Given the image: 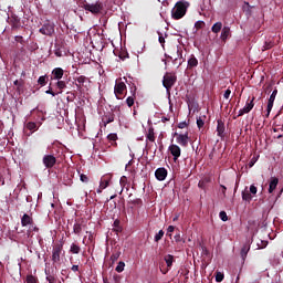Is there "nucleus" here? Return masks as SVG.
I'll list each match as a JSON object with an SVG mask.
<instances>
[{"label":"nucleus","mask_w":283,"mask_h":283,"mask_svg":"<svg viewBox=\"0 0 283 283\" xmlns=\"http://www.w3.org/2000/svg\"><path fill=\"white\" fill-rule=\"evenodd\" d=\"M83 220H77L73 226V233L81 235V233H83Z\"/></svg>","instance_id":"f3484780"},{"label":"nucleus","mask_w":283,"mask_h":283,"mask_svg":"<svg viewBox=\"0 0 283 283\" xmlns=\"http://www.w3.org/2000/svg\"><path fill=\"white\" fill-rule=\"evenodd\" d=\"M175 136H177V143L181 147H187L189 145V133H185V134L175 133Z\"/></svg>","instance_id":"1a4fd4ad"},{"label":"nucleus","mask_w":283,"mask_h":283,"mask_svg":"<svg viewBox=\"0 0 283 283\" xmlns=\"http://www.w3.org/2000/svg\"><path fill=\"white\" fill-rule=\"evenodd\" d=\"M221 189H222L223 196H227V188L223 185H221Z\"/></svg>","instance_id":"e2e57ef3"},{"label":"nucleus","mask_w":283,"mask_h":283,"mask_svg":"<svg viewBox=\"0 0 283 283\" xmlns=\"http://www.w3.org/2000/svg\"><path fill=\"white\" fill-rule=\"evenodd\" d=\"M190 3L186 0H179L176 2L175 7L171 10V18L175 21H180L187 14Z\"/></svg>","instance_id":"f257e3e1"},{"label":"nucleus","mask_w":283,"mask_h":283,"mask_svg":"<svg viewBox=\"0 0 283 283\" xmlns=\"http://www.w3.org/2000/svg\"><path fill=\"white\" fill-rule=\"evenodd\" d=\"M254 101H255V97H252L251 101L248 99L245 103V106L243 108H241L239 111V114L233 118L234 119L240 118V116H244V114H249L253 109V107H255Z\"/></svg>","instance_id":"39448f33"},{"label":"nucleus","mask_w":283,"mask_h":283,"mask_svg":"<svg viewBox=\"0 0 283 283\" xmlns=\"http://www.w3.org/2000/svg\"><path fill=\"white\" fill-rule=\"evenodd\" d=\"M127 92V85L125 82H122L120 80H116L115 86H114V94L118 101H123L124 94Z\"/></svg>","instance_id":"20e7f679"},{"label":"nucleus","mask_w":283,"mask_h":283,"mask_svg":"<svg viewBox=\"0 0 283 283\" xmlns=\"http://www.w3.org/2000/svg\"><path fill=\"white\" fill-rule=\"evenodd\" d=\"M249 251H251V245H249V243L243 244V247L241 249L242 260H247V255L249 254Z\"/></svg>","instance_id":"bb28decb"},{"label":"nucleus","mask_w":283,"mask_h":283,"mask_svg":"<svg viewBox=\"0 0 283 283\" xmlns=\"http://www.w3.org/2000/svg\"><path fill=\"white\" fill-rule=\"evenodd\" d=\"M118 258H120V251L119 250H115L113 252V254L111 255V261H112V264H114L115 262L118 261Z\"/></svg>","instance_id":"473e14b6"},{"label":"nucleus","mask_w":283,"mask_h":283,"mask_svg":"<svg viewBox=\"0 0 283 283\" xmlns=\"http://www.w3.org/2000/svg\"><path fill=\"white\" fill-rule=\"evenodd\" d=\"M87 81H90V78H87V76L85 75H80L78 77L75 78V85L77 87L78 91L83 90V87H85V83H87Z\"/></svg>","instance_id":"ddd939ff"},{"label":"nucleus","mask_w":283,"mask_h":283,"mask_svg":"<svg viewBox=\"0 0 283 283\" xmlns=\"http://www.w3.org/2000/svg\"><path fill=\"white\" fill-rule=\"evenodd\" d=\"M114 227H115V229L113 231H116V233H118L120 231V221L115 220L114 221Z\"/></svg>","instance_id":"a18cd8bd"},{"label":"nucleus","mask_w":283,"mask_h":283,"mask_svg":"<svg viewBox=\"0 0 283 283\" xmlns=\"http://www.w3.org/2000/svg\"><path fill=\"white\" fill-rule=\"evenodd\" d=\"M222 29V22H216L211 28V32H213V34H218Z\"/></svg>","instance_id":"7c9ffc66"},{"label":"nucleus","mask_w":283,"mask_h":283,"mask_svg":"<svg viewBox=\"0 0 283 283\" xmlns=\"http://www.w3.org/2000/svg\"><path fill=\"white\" fill-rule=\"evenodd\" d=\"M280 182V179L276 177H272L270 180V186H269V193H273L274 189H277V185Z\"/></svg>","instance_id":"412c9836"},{"label":"nucleus","mask_w":283,"mask_h":283,"mask_svg":"<svg viewBox=\"0 0 283 283\" xmlns=\"http://www.w3.org/2000/svg\"><path fill=\"white\" fill-rule=\"evenodd\" d=\"M244 6H247L248 10H247V14H251V4H249V2H244Z\"/></svg>","instance_id":"4d7b16f0"},{"label":"nucleus","mask_w":283,"mask_h":283,"mask_svg":"<svg viewBox=\"0 0 283 283\" xmlns=\"http://www.w3.org/2000/svg\"><path fill=\"white\" fill-rule=\"evenodd\" d=\"M253 165H255V160H250V163H249V167H253Z\"/></svg>","instance_id":"69168bd1"},{"label":"nucleus","mask_w":283,"mask_h":283,"mask_svg":"<svg viewBox=\"0 0 283 283\" xmlns=\"http://www.w3.org/2000/svg\"><path fill=\"white\" fill-rule=\"evenodd\" d=\"M63 74H64L63 69H61V67H55V69L52 71V78H53V81H61V78H63Z\"/></svg>","instance_id":"dca6fc26"},{"label":"nucleus","mask_w":283,"mask_h":283,"mask_svg":"<svg viewBox=\"0 0 283 283\" xmlns=\"http://www.w3.org/2000/svg\"><path fill=\"white\" fill-rule=\"evenodd\" d=\"M56 87H57V90H60V91L57 92V94H63V90H65V87H67V84L65 83V81L59 80V81L56 82Z\"/></svg>","instance_id":"c756f323"},{"label":"nucleus","mask_w":283,"mask_h":283,"mask_svg":"<svg viewBox=\"0 0 283 283\" xmlns=\"http://www.w3.org/2000/svg\"><path fill=\"white\" fill-rule=\"evenodd\" d=\"M25 127L29 129V132H36V129H39V126H36V123L34 122L27 123Z\"/></svg>","instance_id":"2f4dec72"},{"label":"nucleus","mask_w":283,"mask_h":283,"mask_svg":"<svg viewBox=\"0 0 283 283\" xmlns=\"http://www.w3.org/2000/svg\"><path fill=\"white\" fill-rule=\"evenodd\" d=\"M102 123H104V125H109V123H114V114L108 113V114L104 115L102 117Z\"/></svg>","instance_id":"a878e982"},{"label":"nucleus","mask_w":283,"mask_h":283,"mask_svg":"<svg viewBox=\"0 0 283 283\" xmlns=\"http://www.w3.org/2000/svg\"><path fill=\"white\" fill-rule=\"evenodd\" d=\"M9 23L12 30H19V28H21V19H19L17 15H11Z\"/></svg>","instance_id":"2eb2a0df"},{"label":"nucleus","mask_w":283,"mask_h":283,"mask_svg":"<svg viewBox=\"0 0 283 283\" xmlns=\"http://www.w3.org/2000/svg\"><path fill=\"white\" fill-rule=\"evenodd\" d=\"M27 283H39V279L32 274L27 275Z\"/></svg>","instance_id":"e433bc0d"},{"label":"nucleus","mask_w":283,"mask_h":283,"mask_svg":"<svg viewBox=\"0 0 283 283\" xmlns=\"http://www.w3.org/2000/svg\"><path fill=\"white\" fill-rule=\"evenodd\" d=\"M132 94H133L132 96H128L126 98V105L128 107H134V103L136 101V86H134V91H132Z\"/></svg>","instance_id":"4be33fe9"},{"label":"nucleus","mask_w":283,"mask_h":283,"mask_svg":"<svg viewBox=\"0 0 283 283\" xmlns=\"http://www.w3.org/2000/svg\"><path fill=\"white\" fill-rule=\"evenodd\" d=\"M44 273L49 283H56V276L54 275V271L51 272L50 270L45 269Z\"/></svg>","instance_id":"5701e85b"},{"label":"nucleus","mask_w":283,"mask_h":283,"mask_svg":"<svg viewBox=\"0 0 283 283\" xmlns=\"http://www.w3.org/2000/svg\"><path fill=\"white\" fill-rule=\"evenodd\" d=\"M38 83L39 85H41V87H44V85L48 84V75H42L38 78Z\"/></svg>","instance_id":"c9c22d12"},{"label":"nucleus","mask_w":283,"mask_h":283,"mask_svg":"<svg viewBox=\"0 0 283 283\" xmlns=\"http://www.w3.org/2000/svg\"><path fill=\"white\" fill-rule=\"evenodd\" d=\"M275 46V42L273 40H266L263 44L262 52H266V50H271Z\"/></svg>","instance_id":"c85d7f7f"},{"label":"nucleus","mask_w":283,"mask_h":283,"mask_svg":"<svg viewBox=\"0 0 283 283\" xmlns=\"http://www.w3.org/2000/svg\"><path fill=\"white\" fill-rule=\"evenodd\" d=\"M193 67H198V59L196 55H191L188 60V70H193Z\"/></svg>","instance_id":"393cba45"},{"label":"nucleus","mask_w":283,"mask_h":283,"mask_svg":"<svg viewBox=\"0 0 283 283\" xmlns=\"http://www.w3.org/2000/svg\"><path fill=\"white\" fill-rule=\"evenodd\" d=\"M70 251L71 253L78 255V253H81V247L76 245V243H72Z\"/></svg>","instance_id":"72a5a7b5"},{"label":"nucleus","mask_w":283,"mask_h":283,"mask_svg":"<svg viewBox=\"0 0 283 283\" xmlns=\"http://www.w3.org/2000/svg\"><path fill=\"white\" fill-rule=\"evenodd\" d=\"M42 163L46 169H52L56 165V157L54 155H44Z\"/></svg>","instance_id":"6e6552de"},{"label":"nucleus","mask_w":283,"mask_h":283,"mask_svg":"<svg viewBox=\"0 0 283 283\" xmlns=\"http://www.w3.org/2000/svg\"><path fill=\"white\" fill-rule=\"evenodd\" d=\"M198 187L199 189H205V181H199Z\"/></svg>","instance_id":"680f3d73"},{"label":"nucleus","mask_w":283,"mask_h":283,"mask_svg":"<svg viewBox=\"0 0 283 283\" xmlns=\"http://www.w3.org/2000/svg\"><path fill=\"white\" fill-rule=\"evenodd\" d=\"M178 218H180V214H176L172 219L174 222H176L178 220Z\"/></svg>","instance_id":"338daca9"},{"label":"nucleus","mask_w":283,"mask_h":283,"mask_svg":"<svg viewBox=\"0 0 283 283\" xmlns=\"http://www.w3.org/2000/svg\"><path fill=\"white\" fill-rule=\"evenodd\" d=\"M229 36H231V28L223 27L221 29V35H220L221 41L226 42L227 39H229Z\"/></svg>","instance_id":"aec40b11"},{"label":"nucleus","mask_w":283,"mask_h":283,"mask_svg":"<svg viewBox=\"0 0 283 283\" xmlns=\"http://www.w3.org/2000/svg\"><path fill=\"white\" fill-rule=\"evenodd\" d=\"M13 85H15V87H21L23 85V82L19 81V80H15L13 82Z\"/></svg>","instance_id":"6e6d98bb"},{"label":"nucleus","mask_w":283,"mask_h":283,"mask_svg":"<svg viewBox=\"0 0 283 283\" xmlns=\"http://www.w3.org/2000/svg\"><path fill=\"white\" fill-rule=\"evenodd\" d=\"M175 241L176 242H182V237H180V233L175 235Z\"/></svg>","instance_id":"13d9d810"},{"label":"nucleus","mask_w":283,"mask_h":283,"mask_svg":"<svg viewBox=\"0 0 283 283\" xmlns=\"http://www.w3.org/2000/svg\"><path fill=\"white\" fill-rule=\"evenodd\" d=\"M250 193H252L253 196H255V193H258V187H255V185L250 186Z\"/></svg>","instance_id":"8fccbe9b"},{"label":"nucleus","mask_w":283,"mask_h":283,"mask_svg":"<svg viewBox=\"0 0 283 283\" xmlns=\"http://www.w3.org/2000/svg\"><path fill=\"white\" fill-rule=\"evenodd\" d=\"M109 180H112V175L103 176L99 182V189H107L109 187Z\"/></svg>","instance_id":"6ab92c4d"},{"label":"nucleus","mask_w":283,"mask_h":283,"mask_svg":"<svg viewBox=\"0 0 283 283\" xmlns=\"http://www.w3.org/2000/svg\"><path fill=\"white\" fill-rule=\"evenodd\" d=\"M219 218H220V220H222V222H227V220H229V217L227 216L226 211H221L219 213Z\"/></svg>","instance_id":"37998d69"},{"label":"nucleus","mask_w":283,"mask_h":283,"mask_svg":"<svg viewBox=\"0 0 283 283\" xmlns=\"http://www.w3.org/2000/svg\"><path fill=\"white\" fill-rule=\"evenodd\" d=\"M229 96H231V88H228L223 94V97L227 99H229Z\"/></svg>","instance_id":"864d4df0"},{"label":"nucleus","mask_w":283,"mask_h":283,"mask_svg":"<svg viewBox=\"0 0 283 283\" xmlns=\"http://www.w3.org/2000/svg\"><path fill=\"white\" fill-rule=\"evenodd\" d=\"M115 271H116L117 273H123V271H125V262L120 261V262L117 264Z\"/></svg>","instance_id":"4c0bfd02"},{"label":"nucleus","mask_w":283,"mask_h":283,"mask_svg":"<svg viewBox=\"0 0 283 283\" xmlns=\"http://www.w3.org/2000/svg\"><path fill=\"white\" fill-rule=\"evenodd\" d=\"M45 94H50L51 96H56V93H54V91H52L51 86H49V90L45 91Z\"/></svg>","instance_id":"5fc2aeb1"},{"label":"nucleus","mask_w":283,"mask_h":283,"mask_svg":"<svg viewBox=\"0 0 283 283\" xmlns=\"http://www.w3.org/2000/svg\"><path fill=\"white\" fill-rule=\"evenodd\" d=\"M165 237V231L159 230V232L155 235V242H160L163 238Z\"/></svg>","instance_id":"58836bf2"},{"label":"nucleus","mask_w":283,"mask_h":283,"mask_svg":"<svg viewBox=\"0 0 283 283\" xmlns=\"http://www.w3.org/2000/svg\"><path fill=\"white\" fill-rule=\"evenodd\" d=\"M168 149H169L171 156L174 157V161L176 163L181 154L180 146L172 144L169 146Z\"/></svg>","instance_id":"9b49d317"},{"label":"nucleus","mask_w":283,"mask_h":283,"mask_svg":"<svg viewBox=\"0 0 283 283\" xmlns=\"http://www.w3.org/2000/svg\"><path fill=\"white\" fill-rule=\"evenodd\" d=\"M253 197L251 196V192L249 191H243L242 192V200H245V202H251Z\"/></svg>","instance_id":"f704fd0d"},{"label":"nucleus","mask_w":283,"mask_h":283,"mask_svg":"<svg viewBox=\"0 0 283 283\" xmlns=\"http://www.w3.org/2000/svg\"><path fill=\"white\" fill-rule=\"evenodd\" d=\"M275 96H277V88H275L272 94L270 95V98L268 101V107H266V118L271 115V109H273V104L275 103Z\"/></svg>","instance_id":"9d476101"},{"label":"nucleus","mask_w":283,"mask_h":283,"mask_svg":"<svg viewBox=\"0 0 283 283\" xmlns=\"http://www.w3.org/2000/svg\"><path fill=\"white\" fill-rule=\"evenodd\" d=\"M178 76L174 72H167L163 77V86L167 91V94H171V88L176 85Z\"/></svg>","instance_id":"7ed1b4c3"},{"label":"nucleus","mask_w":283,"mask_h":283,"mask_svg":"<svg viewBox=\"0 0 283 283\" xmlns=\"http://www.w3.org/2000/svg\"><path fill=\"white\" fill-rule=\"evenodd\" d=\"M81 8L86 10V12H91L94 17H98V14L105 12V4L101 0H97L95 3L84 1L81 3Z\"/></svg>","instance_id":"f03ea898"},{"label":"nucleus","mask_w":283,"mask_h":283,"mask_svg":"<svg viewBox=\"0 0 283 283\" xmlns=\"http://www.w3.org/2000/svg\"><path fill=\"white\" fill-rule=\"evenodd\" d=\"M15 41L17 43H23V36L21 35L15 36Z\"/></svg>","instance_id":"052dcab7"},{"label":"nucleus","mask_w":283,"mask_h":283,"mask_svg":"<svg viewBox=\"0 0 283 283\" xmlns=\"http://www.w3.org/2000/svg\"><path fill=\"white\" fill-rule=\"evenodd\" d=\"M63 251V244H55L52 250V262L59 264L61 262V253Z\"/></svg>","instance_id":"0eeeda50"},{"label":"nucleus","mask_w":283,"mask_h":283,"mask_svg":"<svg viewBox=\"0 0 283 283\" xmlns=\"http://www.w3.org/2000/svg\"><path fill=\"white\" fill-rule=\"evenodd\" d=\"M71 271H74V272L76 273V271H78V265H73V266L71 268Z\"/></svg>","instance_id":"0e129e2a"},{"label":"nucleus","mask_w":283,"mask_h":283,"mask_svg":"<svg viewBox=\"0 0 283 283\" xmlns=\"http://www.w3.org/2000/svg\"><path fill=\"white\" fill-rule=\"evenodd\" d=\"M119 185H122V187H125V185H127V177L126 176L120 177Z\"/></svg>","instance_id":"09e8293b"},{"label":"nucleus","mask_w":283,"mask_h":283,"mask_svg":"<svg viewBox=\"0 0 283 283\" xmlns=\"http://www.w3.org/2000/svg\"><path fill=\"white\" fill-rule=\"evenodd\" d=\"M217 123H218L217 136H219V138H224V132H226L224 122H222V119H218Z\"/></svg>","instance_id":"4468645a"},{"label":"nucleus","mask_w":283,"mask_h":283,"mask_svg":"<svg viewBox=\"0 0 283 283\" xmlns=\"http://www.w3.org/2000/svg\"><path fill=\"white\" fill-rule=\"evenodd\" d=\"M167 231H168L169 238H171V234H169V233H174V231H176V227L169 226L168 229H167Z\"/></svg>","instance_id":"603ef678"},{"label":"nucleus","mask_w":283,"mask_h":283,"mask_svg":"<svg viewBox=\"0 0 283 283\" xmlns=\"http://www.w3.org/2000/svg\"><path fill=\"white\" fill-rule=\"evenodd\" d=\"M32 222H34L32 220V217H30V214L24 213L21 218V224L22 227H28V224H32Z\"/></svg>","instance_id":"b1692460"},{"label":"nucleus","mask_w":283,"mask_h":283,"mask_svg":"<svg viewBox=\"0 0 283 283\" xmlns=\"http://www.w3.org/2000/svg\"><path fill=\"white\" fill-rule=\"evenodd\" d=\"M155 177L157 178V180L163 181L167 178V170L165 168H158L155 171Z\"/></svg>","instance_id":"a211bd4d"},{"label":"nucleus","mask_w":283,"mask_h":283,"mask_svg":"<svg viewBox=\"0 0 283 283\" xmlns=\"http://www.w3.org/2000/svg\"><path fill=\"white\" fill-rule=\"evenodd\" d=\"M146 138L147 140H149L150 143H156V135L154 133V127H149L148 128V133L146 134Z\"/></svg>","instance_id":"cd10ccee"},{"label":"nucleus","mask_w":283,"mask_h":283,"mask_svg":"<svg viewBox=\"0 0 283 283\" xmlns=\"http://www.w3.org/2000/svg\"><path fill=\"white\" fill-rule=\"evenodd\" d=\"M164 260L167 264V269L166 270L161 269L160 271L164 275H167V273H169V269H171V266H174V255L167 254L164 256Z\"/></svg>","instance_id":"f8f14e48"},{"label":"nucleus","mask_w":283,"mask_h":283,"mask_svg":"<svg viewBox=\"0 0 283 283\" xmlns=\"http://www.w3.org/2000/svg\"><path fill=\"white\" fill-rule=\"evenodd\" d=\"M114 198H116V195L111 196L109 199H107V201L109 202V200H114Z\"/></svg>","instance_id":"774afa93"},{"label":"nucleus","mask_w":283,"mask_h":283,"mask_svg":"<svg viewBox=\"0 0 283 283\" xmlns=\"http://www.w3.org/2000/svg\"><path fill=\"white\" fill-rule=\"evenodd\" d=\"M40 34H44V36H52L54 34V23L46 21L42 28L39 30Z\"/></svg>","instance_id":"423d86ee"},{"label":"nucleus","mask_w":283,"mask_h":283,"mask_svg":"<svg viewBox=\"0 0 283 283\" xmlns=\"http://www.w3.org/2000/svg\"><path fill=\"white\" fill-rule=\"evenodd\" d=\"M179 129H185V127H187V122H181L178 125Z\"/></svg>","instance_id":"bf43d9fd"},{"label":"nucleus","mask_w":283,"mask_h":283,"mask_svg":"<svg viewBox=\"0 0 283 283\" xmlns=\"http://www.w3.org/2000/svg\"><path fill=\"white\" fill-rule=\"evenodd\" d=\"M197 126L199 129H202V127H205V120L202 119V117L197 118Z\"/></svg>","instance_id":"49530a36"},{"label":"nucleus","mask_w":283,"mask_h":283,"mask_svg":"<svg viewBox=\"0 0 283 283\" xmlns=\"http://www.w3.org/2000/svg\"><path fill=\"white\" fill-rule=\"evenodd\" d=\"M195 28L196 30H202V28H205V21H197Z\"/></svg>","instance_id":"c03bdc74"},{"label":"nucleus","mask_w":283,"mask_h":283,"mask_svg":"<svg viewBox=\"0 0 283 283\" xmlns=\"http://www.w3.org/2000/svg\"><path fill=\"white\" fill-rule=\"evenodd\" d=\"M78 174H80L81 182H85V184L90 182V177L87 175L81 174V171H78Z\"/></svg>","instance_id":"a19ab883"},{"label":"nucleus","mask_w":283,"mask_h":283,"mask_svg":"<svg viewBox=\"0 0 283 283\" xmlns=\"http://www.w3.org/2000/svg\"><path fill=\"white\" fill-rule=\"evenodd\" d=\"M176 52H177V59H182V48L177 45Z\"/></svg>","instance_id":"de8ad7c7"},{"label":"nucleus","mask_w":283,"mask_h":283,"mask_svg":"<svg viewBox=\"0 0 283 283\" xmlns=\"http://www.w3.org/2000/svg\"><path fill=\"white\" fill-rule=\"evenodd\" d=\"M158 35H159V43H160V45H163V46H165V36H163V33H158Z\"/></svg>","instance_id":"3c124183"},{"label":"nucleus","mask_w":283,"mask_h":283,"mask_svg":"<svg viewBox=\"0 0 283 283\" xmlns=\"http://www.w3.org/2000/svg\"><path fill=\"white\" fill-rule=\"evenodd\" d=\"M108 140L111 143H116V140H118V135L116 133H111L108 136H107Z\"/></svg>","instance_id":"ea45409f"},{"label":"nucleus","mask_w":283,"mask_h":283,"mask_svg":"<svg viewBox=\"0 0 283 283\" xmlns=\"http://www.w3.org/2000/svg\"><path fill=\"white\" fill-rule=\"evenodd\" d=\"M224 280V274L222 272L216 273V282H222Z\"/></svg>","instance_id":"79ce46f5"}]
</instances>
